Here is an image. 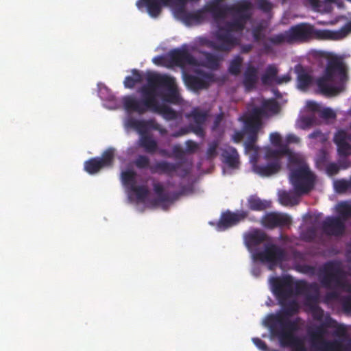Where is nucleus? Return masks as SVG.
<instances>
[{"mask_svg":"<svg viewBox=\"0 0 351 351\" xmlns=\"http://www.w3.org/2000/svg\"><path fill=\"white\" fill-rule=\"evenodd\" d=\"M298 294L305 295V304L309 308L314 320L322 322L319 324L310 326L306 335L311 348L313 351H351V339L343 326H337V322L330 315H324V310L317 304L319 290L315 282L308 283L299 280L295 285Z\"/></svg>","mask_w":351,"mask_h":351,"instance_id":"f257e3e1","label":"nucleus"},{"mask_svg":"<svg viewBox=\"0 0 351 351\" xmlns=\"http://www.w3.org/2000/svg\"><path fill=\"white\" fill-rule=\"evenodd\" d=\"M147 84L143 86L139 93L142 99H138L134 96H126L123 99V104L125 110L128 112H136L143 114L147 111L156 112L160 104L157 97V88L162 87L167 89V92L162 95V99L168 103L177 104L179 101V93L178 92L175 78L156 73L148 72L146 75Z\"/></svg>","mask_w":351,"mask_h":351,"instance_id":"f03ea898","label":"nucleus"},{"mask_svg":"<svg viewBox=\"0 0 351 351\" xmlns=\"http://www.w3.org/2000/svg\"><path fill=\"white\" fill-rule=\"evenodd\" d=\"M328 34L330 32L317 30L308 23H301L291 26L284 32L269 37L263 43V47L266 51H269L271 50V45L303 43L313 38H326Z\"/></svg>","mask_w":351,"mask_h":351,"instance_id":"7ed1b4c3","label":"nucleus"},{"mask_svg":"<svg viewBox=\"0 0 351 351\" xmlns=\"http://www.w3.org/2000/svg\"><path fill=\"white\" fill-rule=\"evenodd\" d=\"M347 69L344 63L338 59L330 60L322 77L316 80L319 91L324 95L332 96L340 91L348 80Z\"/></svg>","mask_w":351,"mask_h":351,"instance_id":"20e7f679","label":"nucleus"},{"mask_svg":"<svg viewBox=\"0 0 351 351\" xmlns=\"http://www.w3.org/2000/svg\"><path fill=\"white\" fill-rule=\"evenodd\" d=\"M344 271L339 264L330 261L326 263L320 269L319 281L326 289H341L346 293L351 291V284L345 280Z\"/></svg>","mask_w":351,"mask_h":351,"instance_id":"39448f33","label":"nucleus"},{"mask_svg":"<svg viewBox=\"0 0 351 351\" xmlns=\"http://www.w3.org/2000/svg\"><path fill=\"white\" fill-rule=\"evenodd\" d=\"M265 325L272 335L278 337L280 343L287 339L285 337L294 335L299 329L296 320H291L280 312L268 315Z\"/></svg>","mask_w":351,"mask_h":351,"instance_id":"423d86ee","label":"nucleus"},{"mask_svg":"<svg viewBox=\"0 0 351 351\" xmlns=\"http://www.w3.org/2000/svg\"><path fill=\"white\" fill-rule=\"evenodd\" d=\"M289 178L295 193L299 195L309 193L315 185V176L306 165L292 169Z\"/></svg>","mask_w":351,"mask_h":351,"instance_id":"0eeeda50","label":"nucleus"},{"mask_svg":"<svg viewBox=\"0 0 351 351\" xmlns=\"http://www.w3.org/2000/svg\"><path fill=\"white\" fill-rule=\"evenodd\" d=\"M298 281L294 282L291 276L276 277L271 280L272 292L276 298L278 304L283 301L288 300L296 293L295 285Z\"/></svg>","mask_w":351,"mask_h":351,"instance_id":"6e6552de","label":"nucleus"},{"mask_svg":"<svg viewBox=\"0 0 351 351\" xmlns=\"http://www.w3.org/2000/svg\"><path fill=\"white\" fill-rule=\"evenodd\" d=\"M241 38L234 34H230L219 27L215 34V39L209 42V46L216 51L230 52L240 45Z\"/></svg>","mask_w":351,"mask_h":351,"instance_id":"1a4fd4ad","label":"nucleus"},{"mask_svg":"<svg viewBox=\"0 0 351 351\" xmlns=\"http://www.w3.org/2000/svg\"><path fill=\"white\" fill-rule=\"evenodd\" d=\"M286 255L285 250L281 247L274 243H268L265 245L263 251L254 253L253 258L262 263L276 265L285 260Z\"/></svg>","mask_w":351,"mask_h":351,"instance_id":"9d476101","label":"nucleus"},{"mask_svg":"<svg viewBox=\"0 0 351 351\" xmlns=\"http://www.w3.org/2000/svg\"><path fill=\"white\" fill-rule=\"evenodd\" d=\"M115 156V149L109 147L101 154V157H95L84 162V170L89 174H95L104 168L112 167Z\"/></svg>","mask_w":351,"mask_h":351,"instance_id":"9b49d317","label":"nucleus"},{"mask_svg":"<svg viewBox=\"0 0 351 351\" xmlns=\"http://www.w3.org/2000/svg\"><path fill=\"white\" fill-rule=\"evenodd\" d=\"M321 230L328 237L341 238L346 234V226L341 217L328 216L322 221Z\"/></svg>","mask_w":351,"mask_h":351,"instance_id":"f8f14e48","label":"nucleus"},{"mask_svg":"<svg viewBox=\"0 0 351 351\" xmlns=\"http://www.w3.org/2000/svg\"><path fill=\"white\" fill-rule=\"evenodd\" d=\"M167 64L171 67L176 66L183 68L186 65L195 66L197 62L186 49H174L167 54Z\"/></svg>","mask_w":351,"mask_h":351,"instance_id":"ddd939ff","label":"nucleus"},{"mask_svg":"<svg viewBox=\"0 0 351 351\" xmlns=\"http://www.w3.org/2000/svg\"><path fill=\"white\" fill-rule=\"evenodd\" d=\"M184 80L187 87L193 91L206 89L214 81L213 74L202 71H197V75L186 74Z\"/></svg>","mask_w":351,"mask_h":351,"instance_id":"4468645a","label":"nucleus"},{"mask_svg":"<svg viewBox=\"0 0 351 351\" xmlns=\"http://www.w3.org/2000/svg\"><path fill=\"white\" fill-rule=\"evenodd\" d=\"M261 114V110L256 109L250 112L244 122V130L247 134V141L254 144L256 143L258 132L263 126V122L260 121Z\"/></svg>","mask_w":351,"mask_h":351,"instance_id":"2eb2a0df","label":"nucleus"},{"mask_svg":"<svg viewBox=\"0 0 351 351\" xmlns=\"http://www.w3.org/2000/svg\"><path fill=\"white\" fill-rule=\"evenodd\" d=\"M247 216L248 212L246 210H241L236 212L227 210L221 214L217 223V228L219 230H225L244 221Z\"/></svg>","mask_w":351,"mask_h":351,"instance_id":"dca6fc26","label":"nucleus"},{"mask_svg":"<svg viewBox=\"0 0 351 351\" xmlns=\"http://www.w3.org/2000/svg\"><path fill=\"white\" fill-rule=\"evenodd\" d=\"M261 221L265 228L273 229L289 226L291 223V218L287 214L269 213L263 217Z\"/></svg>","mask_w":351,"mask_h":351,"instance_id":"f3484780","label":"nucleus"},{"mask_svg":"<svg viewBox=\"0 0 351 351\" xmlns=\"http://www.w3.org/2000/svg\"><path fill=\"white\" fill-rule=\"evenodd\" d=\"M229 14L241 21L246 22L252 17V4L248 1H241L228 6Z\"/></svg>","mask_w":351,"mask_h":351,"instance_id":"a211bd4d","label":"nucleus"},{"mask_svg":"<svg viewBox=\"0 0 351 351\" xmlns=\"http://www.w3.org/2000/svg\"><path fill=\"white\" fill-rule=\"evenodd\" d=\"M186 117L192 119L194 122L193 123V128H192L193 133L200 138H204L205 136V131L203 125L208 117L207 112L202 110L198 108H195L187 114Z\"/></svg>","mask_w":351,"mask_h":351,"instance_id":"6ab92c4d","label":"nucleus"},{"mask_svg":"<svg viewBox=\"0 0 351 351\" xmlns=\"http://www.w3.org/2000/svg\"><path fill=\"white\" fill-rule=\"evenodd\" d=\"M333 141L337 147L340 157H347L351 154V134L343 130H339L335 134Z\"/></svg>","mask_w":351,"mask_h":351,"instance_id":"aec40b11","label":"nucleus"},{"mask_svg":"<svg viewBox=\"0 0 351 351\" xmlns=\"http://www.w3.org/2000/svg\"><path fill=\"white\" fill-rule=\"evenodd\" d=\"M171 0H138L136 3L138 8L145 7L148 14L152 18L158 17L164 6L167 5Z\"/></svg>","mask_w":351,"mask_h":351,"instance_id":"412c9836","label":"nucleus"},{"mask_svg":"<svg viewBox=\"0 0 351 351\" xmlns=\"http://www.w3.org/2000/svg\"><path fill=\"white\" fill-rule=\"evenodd\" d=\"M176 14L178 17L182 19L186 23H191L193 22L199 23L205 19V6L203 9L197 10L196 11L190 12L185 10L184 6L180 5L176 8Z\"/></svg>","mask_w":351,"mask_h":351,"instance_id":"4be33fe9","label":"nucleus"},{"mask_svg":"<svg viewBox=\"0 0 351 351\" xmlns=\"http://www.w3.org/2000/svg\"><path fill=\"white\" fill-rule=\"evenodd\" d=\"M221 162L231 169H237L239 165V156L237 149L230 145L220 148Z\"/></svg>","mask_w":351,"mask_h":351,"instance_id":"5701e85b","label":"nucleus"},{"mask_svg":"<svg viewBox=\"0 0 351 351\" xmlns=\"http://www.w3.org/2000/svg\"><path fill=\"white\" fill-rule=\"evenodd\" d=\"M258 69L254 65L248 64L243 72L242 84L245 89L250 91L256 88L258 80Z\"/></svg>","mask_w":351,"mask_h":351,"instance_id":"b1692460","label":"nucleus"},{"mask_svg":"<svg viewBox=\"0 0 351 351\" xmlns=\"http://www.w3.org/2000/svg\"><path fill=\"white\" fill-rule=\"evenodd\" d=\"M266 239L267 234L258 229H254L244 236L245 243L249 250L256 247L266 241Z\"/></svg>","mask_w":351,"mask_h":351,"instance_id":"393cba45","label":"nucleus"},{"mask_svg":"<svg viewBox=\"0 0 351 351\" xmlns=\"http://www.w3.org/2000/svg\"><path fill=\"white\" fill-rule=\"evenodd\" d=\"M181 167L180 162H170L166 160H160L150 167L152 173L166 174L171 176Z\"/></svg>","mask_w":351,"mask_h":351,"instance_id":"a878e982","label":"nucleus"},{"mask_svg":"<svg viewBox=\"0 0 351 351\" xmlns=\"http://www.w3.org/2000/svg\"><path fill=\"white\" fill-rule=\"evenodd\" d=\"M229 5H222L218 1H214L205 5V10L212 14L215 20L223 19L229 14Z\"/></svg>","mask_w":351,"mask_h":351,"instance_id":"bb28decb","label":"nucleus"},{"mask_svg":"<svg viewBox=\"0 0 351 351\" xmlns=\"http://www.w3.org/2000/svg\"><path fill=\"white\" fill-rule=\"evenodd\" d=\"M280 169V161H271L267 165H257L254 167V171L263 177L270 176L276 173Z\"/></svg>","mask_w":351,"mask_h":351,"instance_id":"cd10ccee","label":"nucleus"},{"mask_svg":"<svg viewBox=\"0 0 351 351\" xmlns=\"http://www.w3.org/2000/svg\"><path fill=\"white\" fill-rule=\"evenodd\" d=\"M130 125L134 128L141 135H148V131L150 129H157L154 124V119L149 120H136L134 119L130 121Z\"/></svg>","mask_w":351,"mask_h":351,"instance_id":"c85d7f7f","label":"nucleus"},{"mask_svg":"<svg viewBox=\"0 0 351 351\" xmlns=\"http://www.w3.org/2000/svg\"><path fill=\"white\" fill-rule=\"evenodd\" d=\"M286 337L287 339L280 343L282 347H289L291 351H308L303 340L295 334Z\"/></svg>","mask_w":351,"mask_h":351,"instance_id":"c756f323","label":"nucleus"},{"mask_svg":"<svg viewBox=\"0 0 351 351\" xmlns=\"http://www.w3.org/2000/svg\"><path fill=\"white\" fill-rule=\"evenodd\" d=\"M295 71L298 74V86L302 90L306 89L313 82L312 76L308 74L301 65H297Z\"/></svg>","mask_w":351,"mask_h":351,"instance_id":"7c9ffc66","label":"nucleus"},{"mask_svg":"<svg viewBox=\"0 0 351 351\" xmlns=\"http://www.w3.org/2000/svg\"><path fill=\"white\" fill-rule=\"evenodd\" d=\"M245 23L241 21V19L234 18L230 21H227L223 26H220L223 30L230 33H239L241 34L244 30Z\"/></svg>","mask_w":351,"mask_h":351,"instance_id":"2f4dec72","label":"nucleus"},{"mask_svg":"<svg viewBox=\"0 0 351 351\" xmlns=\"http://www.w3.org/2000/svg\"><path fill=\"white\" fill-rule=\"evenodd\" d=\"M279 304L282 307V311L279 312L289 318L297 314L299 311L300 306L295 300H285Z\"/></svg>","mask_w":351,"mask_h":351,"instance_id":"473e14b6","label":"nucleus"},{"mask_svg":"<svg viewBox=\"0 0 351 351\" xmlns=\"http://www.w3.org/2000/svg\"><path fill=\"white\" fill-rule=\"evenodd\" d=\"M278 73V69L275 64H269L261 76L262 84L264 85H271L273 82L276 83Z\"/></svg>","mask_w":351,"mask_h":351,"instance_id":"72a5a7b5","label":"nucleus"},{"mask_svg":"<svg viewBox=\"0 0 351 351\" xmlns=\"http://www.w3.org/2000/svg\"><path fill=\"white\" fill-rule=\"evenodd\" d=\"M139 145L148 154H154L158 151L156 141L149 135H143L141 136Z\"/></svg>","mask_w":351,"mask_h":351,"instance_id":"f704fd0d","label":"nucleus"},{"mask_svg":"<svg viewBox=\"0 0 351 351\" xmlns=\"http://www.w3.org/2000/svg\"><path fill=\"white\" fill-rule=\"evenodd\" d=\"M256 109H259L261 111L260 115V121H262V117L267 114V112L272 113H277L279 110L278 104L274 99L264 101L262 104L261 107H255L251 112H253Z\"/></svg>","mask_w":351,"mask_h":351,"instance_id":"c9c22d12","label":"nucleus"},{"mask_svg":"<svg viewBox=\"0 0 351 351\" xmlns=\"http://www.w3.org/2000/svg\"><path fill=\"white\" fill-rule=\"evenodd\" d=\"M136 173L132 170H126L121 172V180L122 184L129 189L136 185Z\"/></svg>","mask_w":351,"mask_h":351,"instance_id":"e433bc0d","label":"nucleus"},{"mask_svg":"<svg viewBox=\"0 0 351 351\" xmlns=\"http://www.w3.org/2000/svg\"><path fill=\"white\" fill-rule=\"evenodd\" d=\"M269 206V204L267 201L261 199L254 196H251L248 199V207L252 210L262 211Z\"/></svg>","mask_w":351,"mask_h":351,"instance_id":"4c0bfd02","label":"nucleus"},{"mask_svg":"<svg viewBox=\"0 0 351 351\" xmlns=\"http://www.w3.org/2000/svg\"><path fill=\"white\" fill-rule=\"evenodd\" d=\"M243 58L240 55L235 56L230 62L228 66V72L234 76L240 74Z\"/></svg>","mask_w":351,"mask_h":351,"instance_id":"58836bf2","label":"nucleus"},{"mask_svg":"<svg viewBox=\"0 0 351 351\" xmlns=\"http://www.w3.org/2000/svg\"><path fill=\"white\" fill-rule=\"evenodd\" d=\"M279 200L280 204L284 206H294L299 202V198L296 195L287 191H283L280 194Z\"/></svg>","mask_w":351,"mask_h":351,"instance_id":"ea45409f","label":"nucleus"},{"mask_svg":"<svg viewBox=\"0 0 351 351\" xmlns=\"http://www.w3.org/2000/svg\"><path fill=\"white\" fill-rule=\"evenodd\" d=\"M153 188L154 193L157 196V200L159 202H167L171 201L169 193L165 192L164 187L162 184L159 182L154 183Z\"/></svg>","mask_w":351,"mask_h":351,"instance_id":"a19ab883","label":"nucleus"},{"mask_svg":"<svg viewBox=\"0 0 351 351\" xmlns=\"http://www.w3.org/2000/svg\"><path fill=\"white\" fill-rule=\"evenodd\" d=\"M156 113L162 114L163 118L167 121L175 120L178 117L176 112L165 104H160Z\"/></svg>","mask_w":351,"mask_h":351,"instance_id":"79ce46f5","label":"nucleus"},{"mask_svg":"<svg viewBox=\"0 0 351 351\" xmlns=\"http://www.w3.org/2000/svg\"><path fill=\"white\" fill-rule=\"evenodd\" d=\"M204 64L209 69H217L219 66V59L217 56L211 53L204 52Z\"/></svg>","mask_w":351,"mask_h":351,"instance_id":"37998d69","label":"nucleus"},{"mask_svg":"<svg viewBox=\"0 0 351 351\" xmlns=\"http://www.w3.org/2000/svg\"><path fill=\"white\" fill-rule=\"evenodd\" d=\"M337 213L339 215L338 217H341L346 223V220L351 217V204L347 202H341L337 206Z\"/></svg>","mask_w":351,"mask_h":351,"instance_id":"c03bdc74","label":"nucleus"},{"mask_svg":"<svg viewBox=\"0 0 351 351\" xmlns=\"http://www.w3.org/2000/svg\"><path fill=\"white\" fill-rule=\"evenodd\" d=\"M136 195V199L140 202H144L149 195V190L146 186H136L135 185L131 189Z\"/></svg>","mask_w":351,"mask_h":351,"instance_id":"a18cd8bd","label":"nucleus"},{"mask_svg":"<svg viewBox=\"0 0 351 351\" xmlns=\"http://www.w3.org/2000/svg\"><path fill=\"white\" fill-rule=\"evenodd\" d=\"M219 142L213 141L208 143L206 153V158L208 160H214L218 155Z\"/></svg>","mask_w":351,"mask_h":351,"instance_id":"49530a36","label":"nucleus"},{"mask_svg":"<svg viewBox=\"0 0 351 351\" xmlns=\"http://www.w3.org/2000/svg\"><path fill=\"white\" fill-rule=\"evenodd\" d=\"M134 165L139 169H149L152 166H150V160L148 156L145 155H138L134 162Z\"/></svg>","mask_w":351,"mask_h":351,"instance_id":"de8ad7c7","label":"nucleus"},{"mask_svg":"<svg viewBox=\"0 0 351 351\" xmlns=\"http://www.w3.org/2000/svg\"><path fill=\"white\" fill-rule=\"evenodd\" d=\"M308 138L311 139H315L322 144L325 143L328 140L327 135L322 133L319 130H315L308 134Z\"/></svg>","mask_w":351,"mask_h":351,"instance_id":"09e8293b","label":"nucleus"},{"mask_svg":"<svg viewBox=\"0 0 351 351\" xmlns=\"http://www.w3.org/2000/svg\"><path fill=\"white\" fill-rule=\"evenodd\" d=\"M348 180L341 179L336 180L334 186L337 192L344 193L348 190Z\"/></svg>","mask_w":351,"mask_h":351,"instance_id":"8fccbe9b","label":"nucleus"},{"mask_svg":"<svg viewBox=\"0 0 351 351\" xmlns=\"http://www.w3.org/2000/svg\"><path fill=\"white\" fill-rule=\"evenodd\" d=\"M317 236L316 230L313 227L308 228L302 234V237L304 240L306 241H313L315 239Z\"/></svg>","mask_w":351,"mask_h":351,"instance_id":"3c124183","label":"nucleus"},{"mask_svg":"<svg viewBox=\"0 0 351 351\" xmlns=\"http://www.w3.org/2000/svg\"><path fill=\"white\" fill-rule=\"evenodd\" d=\"M351 32V21L347 23L345 25H343L338 32H337V36L335 38H343L346 37L349 33Z\"/></svg>","mask_w":351,"mask_h":351,"instance_id":"603ef678","label":"nucleus"},{"mask_svg":"<svg viewBox=\"0 0 351 351\" xmlns=\"http://www.w3.org/2000/svg\"><path fill=\"white\" fill-rule=\"evenodd\" d=\"M257 7L264 12H269L272 9V4L267 0H258Z\"/></svg>","mask_w":351,"mask_h":351,"instance_id":"864d4df0","label":"nucleus"},{"mask_svg":"<svg viewBox=\"0 0 351 351\" xmlns=\"http://www.w3.org/2000/svg\"><path fill=\"white\" fill-rule=\"evenodd\" d=\"M193 128V123H191L187 127L181 128L178 131L172 134L173 137L178 138L186 135L190 132H193L192 128Z\"/></svg>","mask_w":351,"mask_h":351,"instance_id":"5fc2aeb1","label":"nucleus"},{"mask_svg":"<svg viewBox=\"0 0 351 351\" xmlns=\"http://www.w3.org/2000/svg\"><path fill=\"white\" fill-rule=\"evenodd\" d=\"M302 129H306L312 126L315 123V117L313 116H304L301 119Z\"/></svg>","mask_w":351,"mask_h":351,"instance_id":"6e6d98bb","label":"nucleus"},{"mask_svg":"<svg viewBox=\"0 0 351 351\" xmlns=\"http://www.w3.org/2000/svg\"><path fill=\"white\" fill-rule=\"evenodd\" d=\"M186 152L189 154L195 153L199 149V145L192 140H188L185 143Z\"/></svg>","mask_w":351,"mask_h":351,"instance_id":"4d7b16f0","label":"nucleus"},{"mask_svg":"<svg viewBox=\"0 0 351 351\" xmlns=\"http://www.w3.org/2000/svg\"><path fill=\"white\" fill-rule=\"evenodd\" d=\"M252 36L256 42H259L262 40L263 37V27L261 25L256 26L252 29Z\"/></svg>","mask_w":351,"mask_h":351,"instance_id":"13d9d810","label":"nucleus"},{"mask_svg":"<svg viewBox=\"0 0 351 351\" xmlns=\"http://www.w3.org/2000/svg\"><path fill=\"white\" fill-rule=\"evenodd\" d=\"M342 308L346 313L351 312V296H343L341 298Z\"/></svg>","mask_w":351,"mask_h":351,"instance_id":"bf43d9fd","label":"nucleus"},{"mask_svg":"<svg viewBox=\"0 0 351 351\" xmlns=\"http://www.w3.org/2000/svg\"><path fill=\"white\" fill-rule=\"evenodd\" d=\"M321 117L326 119H335L336 113L332 109L326 108L321 111Z\"/></svg>","mask_w":351,"mask_h":351,"instance_id":"052dcab7","label":"nucleus"},{"mask_svg":"<svg viewBox=\"0 0 351 351\" xmlns=\"http://www.w3.org/2000/svg\"><path fill=\"white\" fill-rule=\"evenodd\" d=\"M252 341L254 345L261 351H268V346L265 341L258 337L252 339Z\"/></svg>","mask_w":351,"mask_h":351,"instance_id":"680f3d73","label":"nucleus"},{"mask_svg":"<svg viewBox=\"0 0 351 351\" xmlns=\"http://www.w3.org/2000/svg\"><path fill=\"white\" fill-rule=\"evenodd\" d=\"M339 167L335 162L329 163L326 167V172L329 176H334L338 173Z\"/></svg>","mask_w":351,"mask_h":351,"instance_id":"e2e57ef3","label":"nucleus"},{"mask_svg":"<svg viewBox=\"0 0 351 351\" xmlns=\"http://www.w3.org/2000/svg\"><path fill=\"white\" fill-rule=\"evenodd\" d=\"M265 158L267 159H272V161H279V156L277 149H269L265 153Z\"/></svg>","mask_w":351,"mask_h":351,"instance_id":"0e129e2a","label":"nucleus"},{"mask_svg":"<svg viewBox=\"0 0 351 351\" xmlns=\"http://www.w3.org/2000/svg\"><path fill=\"white\" fill-rule=\"evenodd\" d=\"M173 154L175 158L178 159H182L184 156V151L182 149L180 145H174L173 149Z\"/></svg>","mask_w":351,"mask_h":351,"instance_id":"69168bd1","label":"nucleus"},{"mask_svg":"<svg viewBox=\"0 0 351 351\" xmlns=\"http://www.w3.org/2000/svg\"><path fill=\"white\" fill-rule=\"evenodd\" d=\"M269 138L271 143L275 146H278L281 143V136L278 132L271 133Z\"/></svg>","mask_w":351,"mask_h":351,"instance_id":"338daca9","label":"nucleus"},{"mask_svg":"<svg viewBox=\"0 0 351 351\" xmlns=\"http://www.w3.org/2000/svg\"><path fill=\"white\" fill-rule=\"evenodd\" d=\"M291 80V75L289 73H287L282 76H278L276 77V84L278 85H280L282 84H287Z\"/></svg>","mask_w":351,"mask_h":351,"instance_id":"774afa93","label":"nucleus"}]
</instances>
